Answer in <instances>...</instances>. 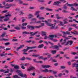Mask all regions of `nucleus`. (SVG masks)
<instances>
[{
  "instance_id": "obj_1",
  "label": "nucleus",
  "mask_w": 78,
  "mask_h": 78,
  "mask_svg": "<svg viewBox=\"0 0 78 78\" xmlns=\"http://www.w3.org/2000/svg\"><path fill=\"white\" fill-rule=\"evenodd\" d=\"M45 22L46 23V25H48V26L51 27L50 28V30H52V29H54V28H55L54 26H53V24H51V23H48V21H47L46 20L45 21Z\"/></svg>"
},
{
  "instance_id": "obj_2",
  "label": "nucleus",
  "mask_w": 78,
  "mask_h": 78,
  "mask_svg": "<svg viewBox=\"0 0 78 78\" xmlns=\"http://www.w3.org/2000/svg\"><path fill=\"white\" fill-rule=\"evenodd\" d=\"M27 28L28 29H30V30H34V26H33L28 25L27 26Z\"/></svg>"
},
{
  "instance_id": "obj_3",
  "label": "nucleus",
  "mask_w": 78,
  "mask_h": 78,
  "mask_svg": "<svg viewBox=\"0 0 78 78\" xmlns=\"http://www.w3.org/2000/svg\"><path fill=\"white\" fill-rule=\"evenodd\" d=\"M62 33L63 34V35L64 36H62V37H65V36H66V34H70V32L67 31L66 32H65L64 31H63L62 32Z\"/></svg>"
},
{
  "instance_id": "obj_4",
  "label": "nucleus",
  "mask_w": 78,
  "mask_h": 78,
  "mask_svg": "<svg viewBox=\"0 0 78 78\" xmlns=\"http://www.w3.org/2000/svg\"><path fill=\"white\" fill-rule=\"evenodd\" d=\"M33 33V32H32L30 33V34H31L30 36H34V35H36L37 33H38L39 34H40V33H39L38 31H37L35 32L34 33Z\"/></svg>"
},
{
  "instance_id": "obj_5",
  "label": "nucleus",
  "mask_w": 78,
  "mask_h": 78,
  "mask_svg": "<svg viewBox=\"0 0 78 78\" xmlns=\"http://www.w3.org/2000/svg\"><path fill=\"white\" fill-rule=\"evenodd\" d=\"M10 6H11V5L8 4H6L5 5H4L3 8H5L6 9H9L10 8Z\"/></svg>"
},
{
  "instance_id": "obj_6",
  "label": "nucleus",
  "mask_w": 78,
  "mask_h": 78,
  "mask_svg": "<svg viewBox=\"0 0 78 78\" xmlns=\"http://www.w3.org/2000/svg\"><path fill=\"white\" fill-rule=\"evenodd\" d=\"M34 69H35V68L34 67H30L27 69V71L28 72H30V71H31V70H34Z\"/></svg>"
},
{
  "instance_id": "obj_7",
  "label": "nucleus",
  "mask_w": 78,
  "mask_h": 78,
  "mask_svg": "<svg viewBox=\"0 0 78 78\" xmlns=\"http://www.w3.org/2000/svg\"><path fill=\"white\" fill-rule=\"evenodd\" d=\"M70 45H71L73 44V41H68L67 42V43L65 44V45H69V44Z\"/></svg>"
},
{
  "instance_id": "obj_8",
  "label": "nucleus",
  "mask_w": 78,
  "mask_h": 78,
  "mask_svg": "<svg viewBox=\"0 0 78 78\" xmlns=\"http://www.w3.org/2000/svg\"><path fill=\"white\" fill-rule=\"evenodd\" d=\"M42 67L43 68H44V69H47V68H49L50 67V65H42Z\"/></svg>"
},
{
  "instance_id": "obj_9",
  "label": "nucleus",
  "mask_w": 78,
  "mask_h": 78,
  "mask_svg": "<svg viewBox=\"0 0 78 78\" xmlns=\"http://www.w3.org/2000/svg\"><path fill=\"white\" fill-rule=\"evenodd\" d=\"M55 37V35H49V37H48V38L50 40H53V38Z\"/></svg>"
},
{
  "instance_id": "obj_10",
  "label": "nucleus",
  "mask_w": 78,
  "mask_h": 78,
  "mask_svg": "<svg viewBox=\"0 0 78 78\" xmlns=\"http://www.w3.org/2000/svg\"><path fill=\"white\" fill-rule=\"evenodd\" d=\"M61 3V2L59 1H56V2H54V3L53 4V5H58L59 4Z\"/></svg>"
},
{
  "instance_id": "obj_11",
  "label": "nucleus",
  "mask_w": 78,
  "mask_h": 78,
  "mask_svg": "<svg viewBox=\"0 0 78 78\" xmlns=\"http://www.w3.org/2000/svg\"><path fill=\"white\" fill-rule=\"evenodd\" d=\"M57 51L56 50H52L51 51V52L53 55H55Z\"/></svg>"
},
{
  "instance_id": "obj_12",
  "label": "nucleus",
  "mask_w": 78,
  "mask_h": 78,
  "mask_svg": "<svg viewBox=\"0 0 78 78\" xmlns=\"http://www.w3.org/2000/svg\"><path fill=\"white\" fill-rule=\"evenodd\" d=\"M24 46V45H20V47L17 48V49H16L17 51H18L19 50V49H20V48H23V47Z\"/></svg>"
},
{
  "instance_id": "obj_13",
  "label": "nucleus",
  "mask_w": 78,
  "mask_h": 78,
  "mask_svg": "<svg viewBox=\"0 0 78 78\" xmlns=\"http://www.w3.org/2000/svg\"><path fill=\"white\" fill-rule=\"evenodd\" d=\"M30 49V48H29V47H27L26 49H24L23 50H22V51H23V53H25V52H27V50H28Z\"/></svg>"
},
{
  "instance_id": "obj_14",
  "label": "nucleus",
  "mask_w": 78,
  "mask_h": 78,
  "mask_svg": "<svg viewBox=\"0 0 78 78\" xmlns=\"http://www.w3.org/2000/svg\"><path fill=\"white\" fill-rule=\"evenodd\" d=\"M41 72H44L45 73H47V72H49V70L47 69H45L44 70H42L41 71Z\"/></svg>"
},
{
  "instance_id": "obj_15",
  "label": "nucleus",
  "mask_w": 78,
  "mask_h": 78,
  "mask_svg": "<svg viewBox=\"0 0 78 78\" xmlns=\"http://www.w3.org/2000/svg\"><path fill=\"white\" fill-rule=\"evenodd\" d=\"M66 5H67L68 6L73 7V4H68V2H67L66 4Z\"/></svg>"
},
{
  "instance_id": "obj_16",
  "label": "nucleus",
  "mask_w": 78,
  "mask_h": 78,
  "mask_svg": "<svg viewBox=\"0 0 78 78\" xmlns=\"http://www.w3.org/2000/svg\"><path fill=\"white\" fill-rule=\"evenodd\" d=\"M42 34H41V35H43V36H46V34H47V33L46 32H41Z\"/></svg>"
},
{
  "instance_id": "obj_17",
  "label": "nucleus",
  "mask_w": 78,
  "mask_h": 78,
  "mask_svg": "<svg viewBox=\"0 0 78 78\" xmlns=\"http://www.w3.org/2000/svg\"><path fill=\"white\" fill-rule=\"evenodd\" d=\"M44 47V44H41L39 45L38 46V48H42V47Z\"/></svg>"
},
{
  "instance_id": "obj_18",
  "label": "nucleus",
  "mask_w": 78,
  "mask_h": 78,
  "mask_svg": "<svg viewBox=\"0 0 78 78\" xmlns=\"http://www.w3.org/2000/svg\"><path fill=\"white\" fill-rule=\"evenodd\" d=\"M70 9L72 10V11H77V10L75 9V8H73V7H71V8Z\"/></svg>"
},
{
  "instance_id": "obj_19",
  "label": "nucleus",
  "mask_w": 78,
  "mask_h": 78,
  "mask_svg": "<svg viewBox=\"0 0 78 78\" xmlns=\"http://www.w3.org/2000/svg\"><path fill=\"white\" fill-rule=\"evenodd\" d=\"M29 17L27 18L28 19H31V18H32L33 17V15L31 14H29L28 15Z\"/></svg>"
},
{
  "instance_id": "obj_20",
  "label": "nucleus",
  "mask_w": 78,
  "mask_h": 78,
  "mask_svg": "<svg viewBox=\"0 0 78 78\" xmlns=\"http://www.w3.org/2000/svg\"><path fill=\"white\" fill-rule=\"evenodd\" d=\"M14 68L15 69H19V66L17 65H16L14 66Z\"/></svg>"
},
{
  "instance_id": "obj_21",
  "label": "nucleus",
  "mask_w": 78,
  "mask_h": 78,
  "mask_svg": "<svg viewBox=\"0 0 78 78\" xmlns=\"http://www.w3.org/2000/svg\"><path fill=\"white\" fill-rule=\"evenodd\" d=\"M20 13L19 15L20 16H22V15H23V14H24V13L22 11H20L19 12Z\"/></svg>"
},
{
  "instance_id": "obj_22",
  "label": "nucleus",
  "mask_w": 78,
  "mask_h": 78,
  "mask_svg": "<svg viewBox=\"0 0 78 78\" xmlns=\"http://www.w3.org/2000/svg\"><path fill=\"white\" fill-rule=\"evenodd\" d=\"M73 67H78V64H76V63H74L72 65Z\"/></svg>"
},
{
  "instance_id": "obj_23",
  "label": "nucleus",
  "mask_w": 78,
  "mask_h": 78,
  "mask_svg": "<svg viewBox=\"0 0 78 78\" xmlns=\"http://www.w3.org/2000/svg\"><path fill=\"white\" fill-rule=\"evenodd\" d=\"M15 29H16L17 30H20V28L18 26H17L16 27H14Z\"/></svg>"
},
{
  "instance_id": "obj_24",
  "label": "nucleus",
  "mask_w": 78,
  "mask_h": 78,
  "mask_svg": "<svg viewBox=\"0 0 78 78\" xmlns=\"http://www.w3.org/2000/svg\"><path fill=\"white\" fill-rule=\"evenodd\" d=\"M32 56H33V57H38V56H39V54L37 55H32Z\"/></svg>"
},
{
  "instance_id": "obj_25",
  "label": "nucleus",
  "mask_w": 78,
  "mask_h": 78,
  "mask_svg": "<svg viewBox=\"0 0 78 78\" xmlns=\"http://www.w3.org/2000/svg\"><path fill=\"white\" fill-rule=\"evenodd\" d=\"M22 34H30V33L28 32H27V31H24L23 32H22Z\"/></svg>"
},
{
  "instance_id": "obj_26",
  "label": "nucleus",
  "mask_w": 78,
  "mask_h": 78,
  "mask_svg": "<svg viewBox=\"0 0 78 78\" xmlns=\"http://www.w3.org/2000/svg\"><path fill=\"white\" fill-rule=\"evenodd\" d=\"M20 66H21V68L22 69H25V67H24V66H24V64H20Z\"/></svg>"
},
{
  "instance_id": "obj_27",
  "label": "nucleus",
  "mask_w": 78,
  "mask_h": 78,
  "mask_svg": "<svg viewBox=\"0 0 78 78\" xmlns=\"http://www.w3.org/2000/svg\"><path fill=\"white\" fill-rule=\"evenodd\" d=\"M18 2H19V3L20 4H23V1H22L21 0H19L18 1Z\"/></svg>"
},
{
  "instance_id": "obj_28",
  "label": "nucleus",
  "mask_w": 78,
  "mask_h": 78,
  "mask_svg": "<svg viewBox=\"0 0 78 78\" xmlns=\"http://www.w3.org/2000/svg\"><path fill=\"white\" fill-rule=\"evenodd\" d=\"M46 10L49 11H52L53 9H49V8H46Z\"/></svg>"
},
{
  "instance_id": "obj_29",
  "label": "nucleus",
  "mask_w": 78,
  "mask_h": 78,
  "mask_svg": "<svg viewBox=\"0 0 78 78\" xmlns=\"http://www.w3.org/2000/svg\"><path fill=\"white\" fill-rule=\"evenodd\" d=\"M23 73H20L18 74V75H19V76H21V77H23Z\"/></svg>"
},
{
  "instance_id": "obj_30",
  "label": "nucleus",
  "mask_w": 78,
  "mask_h": 78,
  "mask_svg": "<svg viewBox=\"0 0 78 78\" xmlns=\"http://www.w3.org/2000/svg\"><path fill=\"white\" fill-rule=\"evenodd\" d=\"M78 6V4L76 2H75L73 4V6Z\"/></svg>"
},
{
  "instance_id": "obj_31",
  "label": "nucleus",
  "mask_w": 78,
  "mask_h": 78,
  "mask_svg": "<svg viewBox=\"0 0 78 78\" xmlns=\"http://www.w3.org/2000/svg\"><path fill=\"white\" fill-rule=\"evenodd\" d=\"M16 73H22V72L20 70H18L16 71Z\"/></svg>"
},
{
  "instance_id": "obj_32",
  "label": "nucleus",
  "mask_w": 78,
  "mask_h": 78,
  "mask_svg": "<svg viewBox=\"0 0 78 78\" xmlns=\"http://www.w3.org/2000/svg\"><path fill=\"white\" fill-rule=\"evenodd\" d=\"M4 21L6 22V21H8V20H9V18H7L4 20Z\"/></svg>"
},
{
  "instance_id": "obj_33",
  "label": "nucleus",
  "mask_w": 78,
  "mask_h": 78,
  "mask_svg": "<svg viewBox=\"0 0 78 78\" xmlns=\"http://www.w3.org/2000/svg\"><path fill=\"white\" fill-rule=\"evenodd\" d=\"M54 48L57 50H59V47L57 45L54 46Z\"/></svg>"
},
{
  "instance_id": "obj_34",
  "label": "nucleus",
  "mask_w": 78,
  "mask_h": 78,
  "mask_svg": "<svg viewBox=\"0 0 78 78\" xmlns=\"http://www.w3.org/2000/svg\"><path fill=\"white\" fill-rule=\"evenodd\" d=\"M59 22L60 23L58 24V25H60V26H63V25H64V24H62V21H60Z\"/></svg>"
},
{
  "instance_id": "obj_35",
  "label": "nucleus",
  "mask_w": 78,
  "mask_h": 78,
  "mask_svg": "<svg viewBox=\"0 0 78 78\" xmlns=\"http://www.w3.org/2000/svg\"><path fill=\"white\" fill-rule=\"evenodd\" d=\"M66 5V4L64 5L63 6V8L65 9H67V6Z\"/></svg>"
},
{
  "instance_id": "obj_36",
  "label": "nucleus",
  "mask_w": 78,
  "mask_h": 78,
  "mask_svg": "<svg viewBox=\"0 0 78 78\" xmlns=\"http://www.w3.org/2000/svg\"><path fill=\"white\" fill-rule=\"evenodd\" d=\"M35 23H41V21H35L34 22Z\"/></svg>"
},
{
  "instance_id": "obj_37",
  "label": "nucleus",
  "mask_w": 78,
  "mask_h": 78,
  "mask_svg": "<svg viewBox=\"0 0 78 78\" xmlns=\"http://www.w3.org/2000/svg\"><path fill=\"white\" fill-rule=\"evenodd\" d=\"M3 18H5V16H1V17H0V21L2 22L3 21L2 19H3Z\"/></svg>"
},
{
  "instance_id": "obj_38",
  "label": "nucleus",
  "mask_w": 78,
  "mask_h": 78,
  "mask_svg": "<svg viewBox=\"0 0 78 78\" xmlns=\"http://www.w3.org/2000/svg\"><path fill=\"white\" fill-rule=\"evenodd\" d=\"M29 47V49H30V48L32 49V48H37V47H36V46H34L33 47Z\"/></svg>"
},
{
  "instance_id": "obj_39",
  "label": "nucleus",
  "mask_w": 78,
  "mask_h": 78,
  "mask_svg": "<svg viewBox=\"0 0 78 78\" xmlns=\"http://www.w3.org/2000/svg\"><path fill=\"white\" fill-rule=\"evenodd\" d=\"M40 12H36L35 13V16H37V15H39V13Z\"/></svg>"
},
{
  "instance_id": "obj_40",
  "label": "nucleus",
  "mask_w": 78,
  "mask_h": 78,
  "mask_svg": "<svg viewBox=\"0 0 78 78\" xmlns=\"http://www.w3.org/2000/svg\"><path fill=\"white\" fill-rule=\"evenodd\" d=\"M28 25V23H25L22 24V26H26V25Z\"/></svg>"
},
{
  "instance_id": "obj_41",
  "label": "nucleus",
  "mask_w": 78,
  "mask_h": 78,
  "mask_svg": "<svg viewBox=\"0 0 78 78\" xmlns=\"http://www.w3.org/2000/svg\"><path fill=\"white\" fill-rule=\"evenodd\" d=\"M60 67L61 69H66V67L64 66H61Z\"/></svg>"
},
{
  "instance_id": "obj_42",
  "label": "nucleus",
  "mask_w": 78,
  "mask_h": 78,
  "mask_svg": "<svg viewBox=\"0 0 78 78\" xmlns=\"http://www.w3.org/2000/svg\"><path fill=\"white\" fill-rule=\"evenodd\" d=\"M5 34H6V33H3L1 35L2 37H3L4 36H5Z\"/></svg>"
},
{
  "instance_id": "obj_43",
  "label": "nucleus",
  "mask_w": 78,
  "mask_h": 78,
  "mask_svg": "<svg viewBox=\"0 0 78 78\" xmlns=\"http://www.w3.org/2000/svg\"><path fill=\"white\" fill-rule=\"evenodd\" d=\"M62 12L64 13H67V12H68V11H67V10H63L62 11Z\"/></svg>"
},
{
  "instance_id": "obj_44",
  "label": "nucleus",
  "mask_w": 78,
  "mask_h": 78,
  "mask_svg": "<svg viewBox=\"0 0 78 78\" xmlns=\"http://www.w3.org/2000/svg\"><path fill=\"white\" fill-rule=\"evenodd\" d=\"M25 59V57H23L22 58L20 59V60L22 61H24Z\"/></svg>"
},
{
  "instance_id": "obj_45",
  "label": "nucleus",
  "mask_w": 78,
  "mask_h": 78,
  "mask_svg": "<svg viewBox=\"0 0 78 78\" xmlns=\"http://www.w3.org/2000/svg\"><path fill=\"white\" fill-rule=\"evenodd\" d=\"M11 14H8L5 15V17H11Z\"/></svg>"
},
{
  "instance_id": "obj_46",
  "label": "nucleus",
  "mask_w": 78,
  "mask_h": 78,
  "mask_svg": "<svg viewBox=\"0 0 78 78\" xmlns=\"http://www.w3.org/2000/svg\"><path fill=\"white\" fill-rule=\"evenodd\" d=\"M52 40L53 42H56L58 41V40L56 39H53V40Z\"/></svg>"
},
{
  "instance_id": "obj_47",
  "label": "nucleus",
  "mask_w": 78,
  "mask_h": 78,
  "mask_svg": "<svg viewBox=\"0 0 78 78\" xmlns=\"http://www.w3.org/2000/svg\"><path fill=\"white\" fill-rule=\"evenodd\" d=\"M23 78H27V75L26 74H23Z\"/></svg>"
},
{
  "instance_id": "obj_48",
  "label": "nucleus",
  "mask_w": 78,
  "mask_h": 78,
  "mask_svg": "<svg viewBox=\"0 0 78 78\" xmlns=\"http://www.w3.org/2000/svg\"><path fill=\"white\" fill-rule=\"evenodd\" d=\"M26 59H27V60H28V61H31V58L28 57H27Z\"/></svg>"
},
{
  "instance_id": "obj_49",
  "label": "nucleus",
  "mask_w": 78,
  "mask_h": 78,
  "mask_svg": "<svg viewBox=\"0 0 78 78\" xmlns=\"http://www.w3.org/2000/svg\"><path fill=\"white\" fill-rule=\"evenodd\" d=\"M74 32H75V34H76V35H78V31L74 30Z\"/></svg>"
},
{
  "instance_id": "obj_50",
  "label": "nucleus",
  "mask_w": 78,
  "mask_h": 78,
  "mask_svg": "<svg viewBox=\"0 0 78 78\" xmlns=\"http://www.w3.org/2000/svg\"><path fill=\"white\" fill-rule=\"evenodd\" d=\"M62 75V73H60V74H58V76L59 77H61Z\"/></svg>"
},
{
  "instance_id": "obj_51",
  "label": "nucleus",
  "mask_w": 78,
  "mask_h": 78,
  "mask_svg": "<svg viewBox=\"0 0 78 78\" xmlns=\"http://www.w3.org/2000/svg\"><path fill=\"white\" fill-rule=\"evenodd\" d=\"M21 29L22 30H25V29H26V27H21Z\"/></svg>"
},
{
  "instance_id": "obj_52",
  "label": "nucleus",
  "mask_w": 78,
  "mask_h": 78,
  "mask_svg": "<svg viewBox=\"0 0 78 78\" xmlns=\"http://www.w3.org/2000/svg\"><path fill=\"white\" fill-rule=\"evenodd\" d=\"M52 72L54 75H55V74H56V73H57V72L56 71H52Z\"/></svg>"
},
{
  "instance_id": "obj_53",
  "label": "nucleus",
  "mask_w": 78,
  "mask_h": 78,
  "mask_svg": "<svg viewBox=\"0 0 78 78\" xmlns=\"http://www.w3.org/2000/svg\"><path fill=\"white\" fill-rule=\"evenodd\" d=\"M66 40H64V42L62 44V45H64L66 43Z\"/></svg>"
},
{
  "instance_id": "obj_54",
  "label": "nucleus",
  "mask_w": 78,
  "mask_h": 78,
  "mask_svg": "<svg viewBox=\"0 0 78 78\" xmlns=\"http://www.w3.org/2000/svg\"><path fill=\"white\" fill-rule=\"evenodd\" d=\"M18 76L17 75H15L13 76V78H18Z\"/></svg>"
},
{
  "instance_id": "obj_55",
  "label": "nucleus",
  "mask_w": 78,
  "mask_h": 78,
  "mask_svg": "<svg viewBox=\"0 0 78 78\" xmlns=\"http://www.w3.org/2000/svg\"><path fill=\"white\" fill-rule=\"evenodd\" d=\"M40 28V27L37 26H34V28Z\"/></svg>"
},
{
  "instance_id": "obj_56",
  "label": "nucleus",
  "mask_w": 78,
  "mask_h": 78,
  "mask_svg": "<svg viewBox=\"0 0 78 78\" xmlns=\"http://www.w3.org/2000/svg\"><path fill=\"white\" fill-rule=\"evenodd\" d=\"M43 55H44V56H46L47 55H48V54L46 53H44L43 54Z\"/></svg>"
},
{
  "instance_id": "obj_57",
  "label": "nucleus",
  "mask_w": 78,
  "mask_h": 78,
  "mask_svg": "<svg viewBox=\"0 0 78 78\" xmlns=\"http://www.w3.org/2000/svg\"><path fill=\"white\" fill-rule=\"evenodd\" d=\"M8 12V10H4L2 11V12L3 13H5L6 12Z\"/></svg>"
},
{
  "instance_id": "obj_58",
  "label": "nucleus",
  "mask_w": 78,
  "mask_h": 78,
  "mask_svg": "<svg viewBox=\"0 0 78 78\" xmlns=\"http://www.w3.org/2000/svg\"><path fill=\"white\" fill-rule=\"evenodd\" d=\"M30 75H32L33 76H35L36 74H35V73H31Z\"/></svg>"
},
{
  "instance_id": "obj_59",
  "label": "nucleus",
  "mask_w": 78,
  "mask_h": 78,
  "mask_svg": "<svg viewBox=\"0 0 78 78\" xmlns=\"http://www.w3.org/2000/svg\"><path fill=\"white\" fill-rule=\"evenodd\" d=\"M62 19V17L58 16L57 17V19Z\"/></svg>"
},
{
  "instance_id": "obj_60",
  "label": "nucleus",
  "mask_w": 78,
  "mask_h": 78,
  "mask_svg": "<svg viewBox=\"0 0 78 78\" xmlns=\"http://www.w3.org/2000/svg\"><path fill=\"white\" fill-rule=\"evenodd\" d=\"M0 56H2V57L3 56H5V55L4 54H1L0 55Z\"/></svg>"
},
{
  "instance_id": "obj_61",
  "label": "nucleus",
  "mask_w": 78,
  "mask_h": 78,
  "mask_svg": "<svg viewBox=\"0 0 78 78\" xmlns=\"http://www.w3.org/2000/svg\"><path fill=\"white\" fill-rule=\"evenodd\" d=\"M51 56V55L49 54L48 55V58H50V57Z\"/></svg>"
},
{
  "instance_id": "obj_62",
  "label": "nucleus",
  "mask_w": 78,
  "mask_h": 78,
  "mask_svg": "<svg viewBox=\"0 0 78 78\" xmlns=\"http://www.w3.org/2000/svg\"><path fill=\"white\" fill-rule=\"evenodd\" d=\"M73 21H74V22H76L77 23H78V21H76V19H73Z\"/></svg>"
},
{
  "instance_id": "obj_63",
  "label": "nucleus",
  "mask_w": 78,
  "mask_h": 78,
  "mask_svg": "<svg viewBox=\"0 0 78 78\" xmlns=\"http://www.w3.org/2000/svg\"><path fill=\"white\" fill-rule=\"evenodd\" d=\"M71 26L75 27L76 26V24H73L71 25Z\"/></svg>"
},
{
  "instance_id": "obj_64",
  "label": "nucleus",
  "mask_w": 78,
  "mask_h": 78,
  "mask_svg": "<svg viewBox=\"0 0 78 78\" xmlns=\"http://www.w3.org/2000/svg\"><path fill=\"white\" fill-rule=\"evenodd\" d=\"M28 65H29V64L28 63H26V64H24V66H28Z\"/></svg>"
}]
</instances>
